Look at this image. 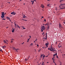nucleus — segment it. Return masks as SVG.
Returning <instances> with one entry per match:
<instances>
[{
  "mask_svg": "<svg viewBox=\"0 0 65 65\" xmlns=\"http://www.w3.org/2000/svg\"><path fill=\"white\" fill-rule=\"evenodd\" d=\"M2 16H1V17L3 20H4V19L3 17H4V12H2Z\"/></svg>",
  "mask_w": 65,
  "mask_h": 65,
  "instance_id": "f257e3e1",
  "label": "nucleus"
},
{
  "mask_svg": "<svg viewBox=\"0 0 65 65\" xmlns=\"http://www.w3.org/2000/svg\"><path fill=\"white\" fill-rule=\"evenodd\" d=\"M41 29H43V30H44L45 29V28L44 26H41Z\"/></svg>",
  "mask_w": 65,
  "mask_h": 65,
  "instance_id": "f03ea898",
  "label": "nucleus"
},
{
  "mask_svg": "<svg viewBox=\"0 0 65 65\" xmlns=\"http://www.w3.org/2000/svg\"><path fill=\"white\" fill-rule=\"evenodd\" d=\"M16 13L14 11H13L11 13V14L12 15H15L16 14Z\"/></svg>",
  "mask_w": 65,
  "mask_h": 65,
  "instance_id": "7ed1b4c3",
  "label": "nucleus"
},
{
  "mask_svg": "<svg viewBox=\"0 0 65 65\" xmlns=\"http://www.w3.org/2000/svg\"><path fill=\"white\" fill-rule=\"evenodd\" d=\"M51 48H52V51H56L55 50V48H54V49H53V48H52V46H51Z\"/></svg>",
  "mask_w": 65,
  "mask_h": 65,
  "instance_id": "20e7f679",
  "label": "nucleus"
},
{
  "mask_svg": "<svg viewBox=\"0 0 65 65\" xmlns=\"http://www.w3.org/2000/svg\"><path fill=\"white\" fill-rule=\"evenodd\" d=\"M23 17L22 18L23 19L25 18L26 17V16H25V14H23Z\"/></svg>",
  "mask_w": 65,
  "mask_h": 65,
  "instance_id": "39448f33",
  "label": "nucleus"
},
{
  "mask_svg": "<svg viewBox=\"0 0 65 65\" xmlns=\"http://www.w3.org/2000/svg\"><path fill=\"white\" fill-rule=\"evenodd\" d=\"M61 4H60V6H59V7H64V6L63 5H61Z\"/></svg>",
  "mask_w": 65,
  "mask_h": 65,
  "instance_id": "423d86ee",
  "label": "nucleus"
},
{
  "mask_svg": "<svg viewBox=\"0 0 65 65\" xmlns=\"http://www.w3.org/2000/svg\"><path fill=\"white\" fill-rule=\"evenodd\" d=\"M51 6V4H48L47 5V6H48V7H50Z\"/></svg>",
  "mask_w": 65,
  "mask_h": 65,
  "instance_id": "0eeeda50",
  "label": "nucleus"
},
{
  "mask_svg": "<svg viewBox=\"0 0 65 65\" xmlns=\"http://www.w3.org/2000/svg\"><path fill=\"white\" fill-rule=\"evenodd\" d=\"M59 26L60 28V27L62 28V26H61V24H59Z\"/></svg>",
  "mask_w": 65,
  "mask_h": 65,
  "instance_id": "6e6552de",
  "label": "nucleus"
},
{
  "mask_svg": "<svg viewBox=\"0 0 65 65\" xmlns=\"http://www.w3.org/2000/svg\"><path fill=\"white\" fill-rule=\"evenodd\" d=\"M4 43H5L6 44H8V43H7L6 42V41H5V40H4Z\"/></svg>",
  "mask_w": 65,
  "mask_h": 65,
  "instance_id": "1a4fd4ad",
  "label": "nucleus"
},
{
  "mask_svg": "<svg viewBox=\"0 0 65 65\" xmlns=\"http://www.w3.org/2000/svg\"><path fill=\"white\" fill-rule=\"evenodd\" d=\"M31 2L32 3V4L33 5L34 3V1H31Z\"/></svg>",
  "mask_w": 65,
  "mask_h": 65,
  "instance_id": "9d476101",
  "label": "nucleus"
},
{
  "mask_svg": "<svg viewBox=\"0 0 65 65\" xmlns=\"http://www.w3.org/2000/svg\"><path fill=\"white\" fill-rule=\"evenodd\" d=\"M41 7L42 8H43L44 7V6L43 5H41Z\"/></svg>",
  "mask_w": 65,
  "mask_h": 65,
  "instance_id": "9b49d317",
  "label": "nucleus"
},
{
  "mask_svg": "<svg viewBox=\"0 0 65 65\" xmlns=\"http://www.w3.org/2000/svg\"><path fill=\"white\" fill-rule=\"evenodd\" d=\"M63 0H61L60 1V2L61 3L63 2Z\"/></svg>",
  "mask_w": 65,
  "mask_h": 65,
  "instance_id": "f8f14e48",
  "label": "nucleus"
},
{
  "mask_svg": "<svg viewBox=\"0 0 65 65\" xmlns=\"http://www.w3.org/2000/svg\"><path fill=\"white\" fill-rule=\"evenodd\" d=\"M48 27H47V30H48V29L49 28V26H48Z\"/></svg>",
  "mask_w": 65,
  "mask_h": 65,
  "instance_id": "ddd939ff",
  "label": "nucleus"
},
{
  "mask_svg": "<svg viewBox=\"0 0 65 65\" xmlns=\"http://www.w3.org/2000/svg\"><path fill=\"white\" fill-rule=\"evenodd\" d=\"M19 50V49L18 48L17 49H16V51L17 52H18V51Z\"/></svg>",
  "mask_w": 65,
  "mask_h": 65,
  "instance_id": "4468645a",
  "label": "nucleus"
},
{
  "mask_svg": "<svg viewBox=\"0 0 65 65\" xmlns=\"http://www.w3.org/2000/svg\"><path fill=\"white\" fill-rule=\"evenodd\" d=\"M6 18L7 19H10V18L8 17H7Z\"/></svg>",
  "mask_w": 65,
  "mask_h": 65,
  "instance_id": "2eb2a0df",
  "label": "nucleus"
},
{
  "mask_svg": "<svg viewBox=\"0 0 65 65\" xmlns=\"http://www.w3.org/2000/svg\"><path fill=\"white\" fill-rule=\"evenodd\" d=\"M56 55H57V53H56L55 54H54L53 56L54 57L55 56H56Z\"/></svg>",
  "mask_w": 65,
  "mask_h": 65,
  "instance_id": "dca6fc26",
  "label": "nucleus"
},
{
  "mask_svg": "<svg viewBox=\"0 0 65 65\" xmlns=\"http://www.w3.org/2000/svg\"><path fill=\"white\" fill-rule=\"evenodd\" d=\"M47 37V33L46 32V36H45V37L46 38V37Z\"/></svg>",
  "mask_w": 65,
  "mask_h": 65,
  "instance_id": "f3484780",
  "label": "nucleus"
},
{
  "mask_svg": "<svg viewBox=\"0 0 65 65\" xmlns=\"http://www.w3.org/2000/svg\"><path fill=\"white\" fill-rule=\"evenodd\" d=\"M14 50H15V51H16L17 50V49H16V48H15L14 47V49H13Z\"/></svg>",
  "mask_w": 65,
  "mask_h": 65,
  "instance_id": "a211bd4d",
  "label": "nucleus"
},
{
  "mask_svg": "<svg viewBox=\"0 0 65 65\" xmlns=\"http://www.w3.org/2000/svg\"><path fill=\"white\" fill-rule=\"evenodd\" d=\"M17 27L19 28L20 29V27L19 26V25H17Z\"/></svg>",
  "mask_w": 65,
  "mask_h": 65,
  "instance_id": "6ab92c4d",
  "label": "nucleus"
},
{
  "mask_svg": "<svg viewBox=\"0 0 65 65\" xmlns=\"http://www.w3.org/2000/svg\"><path fill=\"white\" fill-rule=\"evenodd\" d=\"M55 8H56L55 10H58V8H57V7H55Z\"/></svg>",
  "mask_w": 65,
  "mask_h": 65,
  "instance_id": "aec40b11",
  "label": "nucleus"
},
{
  "mask_svg": "<svg viewBox=\"0 0 65 65\" xmlns=\"http://www.w3.org/2000/svg\"><path fill=\"white\" fill-rule=\"evenodd\" d=\"M41 32H42L43 31V29H41Z\"/></svg>",
  "mask_w": 65,
  "mask_h": 65,
  "instance_id": "412c9836",
  "label": "nucleus"
},
{
  "mask_svg": "<svg viewBox=\"0 0 65 65\" xmlns=\"http://www.w3.org/2000/svg\"><path fill=\"white\" fill-rule=\"evenodd\" d=\"M16 24H15V27L16 28H17V26H16Z\"/></svg>",
  "mask_w": 65,
  "mask_h": 65,
  "instance_id": "4be33fe9",
  "label": "nucleus"
},
{
  "mask_svg": "<svg viewBox=\"0 0 65 65\" xmlns=\"http://www.w3.org/2000/svg\"><path fill=\"white\" fill-rule=\"evenodd\" d=\"M5 47H6V46H2V48H4Z\"/></svg>",
  "mask_w": 65,
  "mask_h": 65,
  "instance_id": "5701e85b",
  "label": "nucleus"
},
{
  "mask_svg": "<svg viewBox=\"0 0 65 65\" xmlns=\"http://www.w3.org/2000/svg\"><path fill=\"white\" fill-rule=\"evenodd\" d=\"M44 21H45V22H46V19H44Z\"/></svg>",
  "mask_w": 65,
  "mask_h": 65,
  "instance_id": "b1692460",
  "label": "nucleus"
},
{
  "mask_svg": "<svg viewBox=\"0 0 65 65\" xmlns=\"http://www.w3.org/2000/svg\"><path fill=\"white\" fill-rule=\"evenodd\" d=\"M65 5V4H61V5Z\"/></svg>",
  "mask_w": 65,
  "mask_h": 65,
  "instance_id": "393cba45",
  "label": "nucleus"
},
{
  "mask_svg": "<svg viewBox=\"0 0 65 65\" xmlns=\"http://www.w3.org/2000/svg\"><path fill=\"white\" fill-rule=\"evenodd\" d=\"M35 38L36 39V40H35V41H37V40H38V39H37V38Z\"/></svg>",
  "mask_w": 65,
  "mask_h": 65,
  "instance_id": "a878e982",
  "label": "nucleus"
},
{
  "mask_svg": "<svg viewBox=\"0 0 65 65\" xmlns=\"http://www.w3.org/2000/svg\"><path fill=\"white\" fill-rule=\"evenodd\" d=\"M22 28L24 29H25V28H24V27H23V26H22Z\"/></svg>",
  "mask_w": 65,
  "mask_h": 65,
  "instance_id": "bb28decb",
  "label": "nucleus"
},
{
  "mask_svg": "<svg viewBox=\"0 0 65 65\" xmlns=\"http://www.w3.org/2000/svg\"><path fill=\"white\" fill-rule=\"evenodd\" d=\"M45 45L46 46H47L48 45V44L47 43H46V44H45Z\"/></svg>",
  "mask_w": 65,
  "mask_h": 65,
  "instance_id": "cd10ccee",
  "label": "nucleus"
},
{
  "mask_svg": "<svg viewBox=\"0 0 65 65\" xmlns=\"http://www.w3.org/2000/svg\"><path fill=\"white\" fill-rule=\"evenodd\" d=\"M43 55H44V54H43V55H41L40 57H41V58H42V56Z\"/></svg>",
  "mask_w": 65,
  "mask_h": 65,
  "instance_id": "c85d7f7f",
  "label": "nucleus"
},
{
  "mask_svg": "<svg viewBox=\"0 0 65 65\" xmlns=\"http://www.w3.org/2000/svg\"><path fill=\"white\" fill-rule=\"evenodd\" d=\"M65 9V7L61 8V9Z\"/></svg>",
  "mask_w": 65,
  "mask_h": 65,
  "instance_id": "c756f323",
  "label": "nucleus"
},
{
  "mask_svg": "<svg viewBox=\"0 0 65 65\" xmlns=\"http://www.w3.org/2000/svg\"><path fill=\"white\" fill-rule=\"evenodd\" d=\"M14 30H12V32H14Z\"/></svg>",
  "mask_w": 65,
  "mask_h": 65,
  "instance_id": "7c9ffc66",
  "label": "nucleus"
},
{
  "mask_svg": "<svg viewBox=\"0 0 65 65\" xmlns=\"http://www.w3.org/2000/svg\"><path fill=\"white\" fill-rule=\"evenodd\" d=\"M33 44H32V43H31V44H30V45H33Z\"/></svg>",
  "mask_w": 65,
  "mask_h": 65,
  "instance_id": "2f4dec72",
  "label": "nucleus"
},
{
  "mask_svg": "<svg viewBox=\"0 0 65 65\" xmlns=\"http://www.w3.org/2000/svg\"><path fill=\"white\" fill-rule=\"evenodd\" d=\"M43 63H44V62H42V65H44V64H43Z\"/></svg>",
  "mask_w": 65,
  "mask_h": 65,
  "instance_id": "473e14b6",
  "label": "nucleus"
},
{
  "mask_svg": "<svg viewBox=\"0 0 65 65\" xmlns=\"http://www.w3.org/2000/svg\"><path fill=\"white\" fill-rule=\"evenodd\" d=\"M50 51H53V50H51V49H50Z\"/></svg>",
  "mask_w": 65,
  "mask_h": 65,
  "instance_id": "72a5a7b5",
  "label": "nucleus"
},
{
  "mask_svg": "<svg viewBox=\"0 0 65 65\" xmlns=\"http://www.w3.org/2000/svg\"><path fill=\"white\" fill-rule=\"evenodd\" d=\"M12 42H13V41H11V43H12Z\"/></svg>",
  "mask_w": 65,
  "mask_h": 65,
  "instance_id": "f704fd0d",
  "label": "nucleus"
},
{
  "mask_svg": "<svg viewBox=\"0 0 65 65\" xmlns=\"http://www.w3.org/2000/svg\"><path fill=\"white\" fill-rule=\"evenodd\" d=\"M39 45H38V44H37V46H38V47H39Z\"/></svg>",
  "mask_w": 65,
  "mask_h": 65,
  "instance_id": "c9c22d12",
  "label": "nucleus"
},
{
  "mask_svg": "<svg viewBox=\"0 0 65 65\" xmlns=\"http://www.w3.org/2000/svg\"><path fill=\"white\" fill-rule=\"evenodd\" d=\"M52 60H54V58H52Z\"/></svg>",
  "mask_w": 65,
  "mask_h": 65,
  "instance_id": "e433bc0d",
  "label": "nucleus"
},
{
  "mask_svg": "<svg viewBox=\"0 0 65 65\" xmlns=\"http://www.w3.org/2000/svg\"><path fill=\"white\" fill-rule=\"evenodd\" d=\"M41 51V50H39V51H38V52H40Z\"/></svg>",
  "mask_w": 65,
  "mask_h": 65,
  "instance_id": "4c0bfd02",
  "label": "nucleus"
},
{
  "mask_svg": "<svg viewBox=\"0 0 65 65\" xmlns=\"http://www.w3.org/2000/svg\"><path fill=\"white\" fill-rule=\"evenodd\" d=\"M29 37H30V38L31 37V36H29Z\"/></svg>",
  "mask_w": 65,
  "mask_h": 65,
  "instance_id": "58836bf2",
  "label": "nucleus"
},
{
  "mask_svg": "<svg viewBox=\"0 0 65 65\" xmlns=\"http://www.w3.org/2000/svg\"><path fill=\"white\" fill-rule=\"evenodd\" d=\"M44 34V32H43V34H42L43 35V34Z\"/></svg>",
  "mask_w": 65,
  "mask_h": 65,
  "instance_id": "ea45409f",
  "label": "nucleus"
},
{
  "mask_svg": "<svg viewBox=\"0 0 65 65\" xmlns=\"http://www.w3.org/2000/svg\"><path fill=\"white\" fill-rule=\"evenodd\" d=\"M24 21H27V20H24Z\"/></svg>",
  "mask_w": 65,
  "mask_h": 65,
  "instance_id": "a19ab883",
  "label": "nucleus"
},
{
  "mask_svg": "<svg viewBox=\"0 0 65 65\" xmlns=\"http://www.w3.org/2000/svg\"><path fill=\"white\" fill-rule=\"evenodd\" d=\"M12 29H13V30H14L15 29V28H12Z\"/></svg>",
  "mask_w": 65,
  "mask_h": 65,
  "instance_id": "79ce46f5",
  "label": "nucleus"
},
{
  "mask_svg": "<svg viewBox=\"0 0 65 65\" xmlns=\"http://www.w3.org/2000/svg\"><path fill=\"white\" fill-rule=\"evenodd\" d=\"M50 48H48V50H50Z\"/></svg>",
  "mask_w": 65,
  "mask_h": 65,
  "instance_id": "37998d69",
  "label": "nucleus"
},
{
  "mask_svg": "<svg viewBox=\"0 0 65 65\" xmlns=\"http://www.w3.org/2000/svg\"><path fill=\"white\" fill-rule=\"evenodd\" d=\"M45 57V56H44V55L43 56V57L44 58V57Z\"/></svg>",
  "mask_w": 65,
  "mask_h": 65,
  "instance_id": "c03bdc74",
  "label": "nucleus"
},
{
  "mask_svg": "<svg viewBox=\"0 0 65 65\" xmlns=\"http://www.w3.org/2000/svg\"><path fill=\"white\" fill-rule=\"evenodd\" d=\"M22 20L24 21V19H22Z\"/></svg>",
  "mask_w": 65,
  "mask_h": 65,
  "instance_id": "a18cd8bd",
  "label": "nucleus"
},
{
  "mask_svg": "<svg viewBox=\"0 0 65 65\" xmlns=\"http://www.w3.org/2000/svg\"><path fill=\"white\" fill-rule=\"evenodd\" d=\"M34 1H35V2H36V0H34Z\"/></svg>",
  "mask_w": 65,
  "mask_h": 65,
  "instance_id": "49530a36",
  "label": "nucleus"
},
{
  "mask_svg": "<svg viewBox=\"0 0 65 65\" xmlns=\"http://www.w3.org/2000/svg\"><path fill=\"white\" fill-rule=\"evenodd\" d=\"M8 28V27H6V28Z\"/></svg>",
  "mask_w": 65,
  "mask_h": 65,
  "instance_id": "de8ad7c7",
  "label": "nucleus"
},
{
  "mask_svg": "<svg viewBox=\"0 0 65 65\" xmlns=\"http://www.w3.org/2000/svg\"><path fill=\"white\" fill-rule=\"evenodd\" d=\"M57 58H58V56H57Z\"/></svg>",
  "mask_w": 65,
  "mask_h": 65,
  "instance_id": "09e8293b",
  "label": "nucleus"
},
{
  "mask_svg": "<svg viewBox=\"0 0 65 65\" xmlns=\"http://www.w3.org/2000/svg\"><path fill=\"white\" fill-rule=\"evenodd\" d=\"M8 3H10V2H8Z\"/></svg>",
  "mask_w": 65,
  "mask_h": 65,
  "instance_id": "8fccbe9b",
  "label": "nucleus"
},
{
  "mask_svg": "<svg viewBox=\"0 0 65 65\" xmlns=\"http://www.w3.org/2000/svg\"><path fill=\"white\" fill-rule=\"evenodd\" d=\"M24 43V42H23L22 44H23Z\"/></svg>",
  "mask_w": 65,
  "mask_h": 65,
  "instance_id": "3c124183",
  "label": "nucleus"
},
{
  "mask_svg": "<svg viewBox=\"0 0 65 65\" xmlns=\"http://www.w3.org/2000/svg\"><path fill=\"white\" fill-rule=\"evenodd\" d=\"M43 18V17H42V18Z\"/></svg>",
  "mask_w": 65,
  "mask_h": 65,
  "instance_id": "603ef678",
  "label": "nucleus"
},
{
  "mask_svg": "<svg viewBox=\"0 0 65 65\" xmlns=\"http://www.w3.org/2000/svg\"><path fill=\"white\" fill-rule=\"evenodd\" d=\"M2 51V49L0 51Z\"/></svg>",
  "mask_w": 65,
  "mask_h": 65,
  "instance_id": "864d4df0",
  "label": "nucleus"
},
{
  "mask_svg": "<svg viewBox=\"0 0 65 65\" xmlns=\"http://www.w3.org/2000/svg\"><path fill=\"white\" fill-rule=\"evenodd\" d=\"M44 25H47V24H44Z\"/></svg>",
  "mask_w": 65,
  "mask_h": 65,
  "instance_id": "5fc2aeb1",
  "label": "nucleus"
},
{
  "mask_svg": "<svg viewBox=\"0 0 65 65\" xmlns=\"http://www.w3.org/2000/svg\"><path fill=\"white\" fill-rule=\"evenodd\" d=\"M35 41H34V43H35Z\"/></svg>",
  "mask_w": 65,
  "mask_h": 65,
  "instance_id": "6e6d98bb",
  "label": "nucleus"
},
{
  "mask_svg": "<svg viewBox=\"0 0 65 65\" xmlns=\"http://www.w3.org/2000/svg\"><path fill=\"white\" fill-rule=\"evenodd\" d=\"M47 47H48V46H46V48H47Z\"/></svg>",
  "mask_w": 65,
  "mask_h": 65,
  "instance_id": "4d7b16f0",
  "label": "nucleus"
},
{
  "mask_svg": "<svg viewBox=\"0 0 65 65\" xmlns=\"http://www.w3.org/2000/svg\"><path fill=\"white\" fill-rule=\"evenodd\" d=\"M28 41L29 40V39H28Z\"/></svg>",
  "mask_w": 65,
  "mask_h": 65,
  "instance_id": "13d9d810",
  "label": "nucleus"
},
{
  "mask_svg": "<svg viewBox=\"0 0 65 65\" xmlns=\"http://www.w3.org/2000/svg\"><path fill=\"white\" fill-rule=\"evenodd\" d=\"M25 60H27L26 59H25Z\"/></svg>",
  "mask_w": 65,
  "mask_h": 65,
  "instance_id": "bf43d9fd",
  "label": "nucleus"
},
{
  "mask_svg": "<svg viewBox=\"0 0 65 65\" xmlns=\"http://www.w3.org/2000/svg\"><path fill=\"white\" fill-rule=\"evenodd\" d=\"M45 39H47V38H45Z\"/></svg>",
  "mask_w": 65,
  "mask_h": 65,
  "instance_id": "052dcab7",
  "label": "nucleus"
},
{
  "mask_svg": "<svg viewBox=\"0 0 65 65\" xmlns=\"http://www.w3.org/2000/svg\"><path fill=\"white\" fill-rule=\"evenodd\" d=\"M42 48H43V49H44V47H42Z\"/></svg>",
  "mask_w": 65,
  "mask_h": 65,
  "instance_id": "680f3d73",
  "label": "nucleus"
},
{
  "mask_svg": "<svg viewBox=\"0 0 65 65\" xmlns=\"http://www.w3.org/2000/svg\"><path fill=\"white\" fill-rule=\"evenodd\" d=\"M60 62V63H61V62H60H60Z\"/></svg>",
  "mask_w": 65,
  "mask_h": 65,
  "instance_id": "e2e57ef3",
  "label": "nucleus"
},
{
  "mask_svg": "<svg viewBox=\"0 0 65 65\" xmlns=\"http://www.w3.org/2000/svg\"><path fill=\"white\" fill-rule=\"evenodd\" d=\"M61 64H62V63H60V65H61Z\"/></svg>",
  "mask_w": 65,
  "mask_h": 65,
  "instance_id": "0e129e2a",
  "label": "nucleus"
},
{
  "mask_svg": "<svg viewBox=\"0 0 65 65\" xmlns=\"http://www.w3.org/2000/svg\"><path fill=\"white\" fill-rule=\"evenodd\" d=\"M12 39V40H13V39Z\"/></svg>",
  "mask_w": 65,
  "mask_h": 65,
  "instance_id": "69168bd1",
  "label": "nucleus"
},
{
  "mask_svg": "<svg viewBox=\"0 0 65 65\" xmlns=\"http://www.w3.org/2000/svg\"><path fill=\"white\" fill-rule=\"evenodd\" d=\"M47 63H48V62H47Z\"/></svg>",
  "mask_w": 65,
  "mask_h": 65,
  "instance_id": "338daca9",
  "label": "nucleus"
},
{
  "mask_svg": "<svg viewBox=\"0 0 65 65\" xmlns=\"http://www.w3.org/2000/svg\"><path fill=\"white\" fill-rule=\"evenodd\" d=\"M35 51H36V49H35Z\"/></svg>",
  "mask_w": 65,
  "mask_h": 65,
  "instance_id": "774afa93",
  "label": "nucleus"
}]
</instances>
